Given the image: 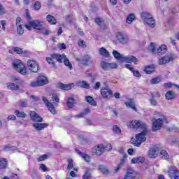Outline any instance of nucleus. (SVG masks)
<instances>
[{
	"instance_id": "f03ea898",
	"label": "nucleus",
	"mask_w": 179,
	"mask_h": 179,
	"mask_svg": "<svg viewBox=\"0 0 179 179\" xmlns=\"http://www.w3.org/2000/svg\"><path fill=\"white\" fill-rule=\"evenodd\" d=\"M113 57L117 59V61H124L125 62H128L129 64H135V65H138L139 64V60L134 56H125L122 57L120 52L117 50L113 51Z\"/></svg>"
},
{
	"instance_id": "0eeeda50",
	"label": "nucleus",
	"mask_w": 179,
	"mask_h": 179,
	"mask_svg": "<svg viewBox=\"0 0 179 179\" xmlns=\"http://www.w3.org/2000/svg\"><path fill=\"white\" fill-rule=\"evenodd\" d=\"M76 59L78 62H81V64L85 66H89V65H92V64H93V59L90 55H85L82 59L77 57Z\"/></svg>"
},
{
	"instance_id": "6e6552de",
	"label": "nucleus",
	"mask_w": 179,
	"mask_h": 179,
	"mask_svg": "<svg viewBox=\"0 0 179 179\" xmlns=\"http://www.w3.org/2000/svg\"><path fill=\"white\" fill-rule=\"evenodd\" d=\"M168 174L171 179H179V170L176 166H169Z\"/></svg>"
},
{
	"instance_id": "9b49d317",
	"label": "nucleus",
	"mask_w": 179,
	"mask_h": 179,
	"mask_svg": "<svg viewBox=\"0 0 179 179\" xmlns=\"http://www.w3.org/2000/svg\"><path fill=\"white\" fill-rule=\"evenodd\" d=\"M92 153L95 156H101L104 153V145L98 144L92 149Z\"/></svg>"
},
{
	"instance_id": "ddd939ff",
	"label": "nucleus",
	"mask_w": 179,
	"mask_h": 179,
	"mask_svg": "<svg viewBox=\"0 0 179 179\" xmlns=\"http://www.w3.org/2000/svg\"><path fill=\"white\" fill-rule=\"evenodd\" d=\"M116 37L119 43H121V44H127V43L129 41L128 35L121 32H118L116 35Z\"/></svg>"
},
{
	"instance_id": "864d4df0",
	"label": "nucleus",
	"mask_w": 179,
	"mask_h": 179,
	"mask_svg": "<svg viewBox=\"0 0 179 179\" xmlns=\"http://www.w3.org/2000/svg\"><path fill=\"white\" fill-rule=\"evenodd\" d=\"M6 13V10L5 9V7L2 5V3H0V16H2V15H5Z\"/></svg>"
},
{
	"instance_id": "774afa93",
	"label": "nucleus",
	"mask_w": 179,
	"mask_h": 179,
	"mask_svg": "<svg viewBox=\"0 0 179 179\" xmlns=\"http://www.w3.org/2000/svg\"><path fill=\"white\" fill-rule=\"evenodd\" d=\"M86 125H93V122L90 119L85 120Z\"/></svg>"
},
{
	"instance_id": "3c124183",
	"label": "nucleus",
	"mask_w": 179,
	"mask_h": 179,
	"mask_svg": "<svg viewBox=\"0 0 179 179\" xmlns=\"http://www.w3.org/2000/svg\"><path fill=\"white\" fill-rule=\"evenodd\" d=\"M20 107H27V100L22 99L19 103Z\"/></svg>"
},
{
	"instance_id": "a878e982",
	"label": "nucleus",
	"mask_w": 179,
	"mask_h": 179,
	"mask_svg": "<svg viewBox=\"0 0 179 179\" xmlns=\"http://www.w3.org/2000/svg\"><path fill=\"white\" fill-rule=\"evenodd\" d=\"M144 71L148 75H150L151 73H153V72H155V65L151 64V65H149V66H146L145 67Z\"/></svg>"
},
{
	"instance_id": "37998d69",
	"label": "nucleus",
	"mask_w": 179,
	"mask_h": 179,
	"mask_svg": "<svg viewBox=\"0 0 179 179\" xmlns=\"http://www.w3.org/2000/svg\"><path fill=\"white\" fill-rule=\"evenodd\" d=\"M34 9L35 10H40L41 9V2L40 1H36L34 4Z\"/></svg>"
},
{
	"instance_id": "ea45409f",
	"label": "nucleus",
	"mask_w": 179,
	"mask_h": 179,
	"mask_svg": "<svg viewBox=\"0 0 179 179\" xmlns=\"http://www.w3.org/2000/svg\"><path fill=\"white\" fill-rule=\"evenodd\" d=\"M125 105L127 106V107H130V108H131L134 111H136V106H135V103L132 101L125 102Z\"/></svg>"
},
{
	"instance_id": "4d7b16f0",
	"label": "nucleus",
	"mask_w": 179,
	"mask_h": 179,
	"mask_svg": "<svg viewBox=\"0 0 179 179\" xmlns=\"http://www.w3.org/2000/svg\"><path fill=\"white\" fill-rule=\"evenodd\" d=\"M41 34H43L44 36H48V34H50V33H51V31H50L48 29H42L41 30Z\"/></svg>"
},
{
	"instance_id": "a19ab883",
	"label": "nucleus",
	"mask_w": 179,
	"mask_h": 179,
	"mask_svg": "<svg viewBox=\"0 0 179 179\" xmlns=\"http://www.w3.org/2000/svg\"><path fill=\"white\" fill-rule=\"evenodd\" d=\"M135 19V15L134 14H130L127 20H126V22L127 23H128V24H131V23H132V22H134V20Z\"/></svg>"
},
{
	"instance_id": "c03bdc74",
	"label": "nucleus",
	"mask_w": 179,
	"mask_h": 179,
	"mask_svg": "<svg viewBox=\"0 0 179 179\" xmlns=\"http://www.w3.org/2000/svg\"><path fill=\"white\" fill-rule=\"evenodd\" d=\"M161 80H162L160 79V78L157 77V78L151 79L150 83H151V85H156L157 83H160Z\"/></svg>"
},
{
	"instance_id": "bf43d9fd",
	"label": "nucleus",
	"mask_w": 179,
	"mask_h": 179,
	"mask_svg": "<svg viewBox=\"0 0 179 179\" xmlns=\"http://www.w3.org/2000/svg\"><path fill=\"white\" fill-rule=\"evenodd\" d=\"M78 44L80 47H83L84 48H86V43L84 42L83 40H80Z\"/></svg>"
},
{
	"instance_id": "c85d7f7f",
	"label": "nucleus",
	"mask_w": 179,
	"mask_h": 179,
	"mask_svg": "<svg viewBox=\"0 0 179 179\" xmlns=\"http://www.w3.org/2000/svg\"><path fill=\"white\" fill-rule=\"evenodd\" d=\"M85 100L89 104H91V106H93L94 107H96L97 106V103H96V101H94V99L91 96H85Z\"/></svg>"
},
{
	"instance_id": "39448f33",
	"label": "nucleus",
	"mask_w": 179,
	"mask_h": 179,
	"mask_svg": "<svg viewBox=\"0 0 179 179\" xmlns=\"http://www.w3.org/2000/svg\"><path fill=\"white\" fill-rule=\"evenodd\" d=\"M13 66L15 71H17L21 75H27V70L24 64L22 63V61L19 59H15L13 62Z\"/></svg>"
},
{
	"instance_id": "7ed1b4c3",
	"label": "nucleus",
	"mask_w": 179,
	"mask_h": 179,
	"mask_svg": "<svg viewBox=\"0 0 179 179\" xmlns=\"http://www.w3.org/2000/svg\"><path fill=\"white\" fill-rule=\"evenodd\" d=\"M52 58L56 59L59 64H62V62H64V65L68 66L70 71H72V64L69 62V59L66 58V55L65 54H53L52 55Z\"/></svg>"
},
{
	"instance_id": "6e6d98bb",
	"label": "nucleus",
	"mask_w": 179,
	"mask_h": 179,
	"mask_svg": "<svg viewBox=\"0 0 179 179\" xmlns=\"http://www.w3.org/2000/svg\"><path fill=\"white\" fill-rule=\"evenodd\" d=\"M47 159H48V155L45 154L38 158V162H44V160H47Z\"/></svg>"
},
{
	"instance_id": "e2e57ef3",
	"label": "nucleus",
	"mask_w": 179,
	"mask_h": 179,
	"mask_svg": "<svg viewBox=\"0 0 179 179\" xmlns=\"http://www.w3.org/2000/svg\"><path fill=\"white\" fill-rule=\"evenodd\" d=\"M91 175L89 173V171H86L83 176V179H90L91 178Z\"/></svg>"
},
{
	"instance_id": "bb28decb",
	"label": "nucleus",
	"mask_w": 179,
	"mask_h": 179,
	"mask_svg": "<svg viewBox=\"0 0 179 179\" xmlns=\"http://www.w3.org/2000/svg\"><path fill=\"white\" fill-rule=\"evenodd\" d=\"M165 97H166V100H173V99H176V92H174L173 91H168L166 93Z\"/></svg>"
},
{
	"instance_id": "09e8293b",
	"label": "nucleus",
	"mask_w": 179,
	"mask_h": 179,
	"mask_svg": "<svg viewBox=\"0 0 179 179\" xmlns=\"http://www.w3.org/2000/svg\"><path fill=\"white\" fill-rule=\"evenodd\" d=\"M108 62H101V66L102 69H104V71H108Z\"/></svg>"
},
{
	"instance_id": "393cba45",
	"label": "nucleus",
	"mask_w": 179,
	"mask_h": 179,
	"mask_svg": "<svg viewBox=\"0 0 179 179\" xmlns=\"http://www.w3.org/2000/svg\"><path fill=\"white\" fill-rule=\"evenodd\" d=\"M157 150L158 149L156 147L150 148L148 153L149 157H150L151 159H155V157H157Z\"/></svg>"
},
{
	"instance_id": "1a4fd4ad",
	"label": "nucleus",
	"mask_w": 179,
	"mask_h": 179,
	"mask_svg": "<svg viewBox=\"0 0 179 179\" xmlns=\"http://www.w3.org/2000/svg\"><path fill=\"white\" fill-rule=\"evenodd\" d=\"M27 64L31 72H34V73L38 72V64L37 63V62H36V60L29 59L27 61Z\"/></svg>"
},
{
	"instance_id": "a18cd8bd",
	"label": "nucleus",
	"mask_w": 179,
	"mask_h": 179,
	"mask_svg": "<svg viewBox=\"0 0 179 179\" xmlns=\"http://www.w3.org/2000/svg\"><path fill=\"white\" fill-rule=\"evenodd\" d=\"M13 51L16 54H23V50L19 47H13Z\"/></svg>"
},
{
	"instance_id": "6ab92c4d",
	"label": "nucleus",
	"mask_w": 179,
	"mask_h": 179,
	"mask_svg": "<svg viewBox=\"0 0 179 179\" xmlns=\"http://www.w3.org/2000/svg\"><path fill=\"white\" fill-rule=\"evenodd\" d=\"M33 128L37 131V132H40V131H43L45 128H47L48 127V123H34L32 124Z\"/></svg>"
},
{
	"instance_id": "f3484780",
	"label": "nucleus",
	"mask_w": 179,
	"mask_h": 179,
	"mask_svg": "<svg viewBox=\"0 0 179 179\" xmlns=\"http://www.w3.org/2000/svg\"><path fill=\"white\" fill-rule=\"evenodd\" d=\"M173 59H174L173 55H168L159 59V65H166V64H169V62L173 61Z\"/></svg>"
},
{
	"instance_id": "7c9ffc66",
	"label": "nucleus",
	"mask_w": 179,
	"mask_h": 179,
	"mask_svg": "<svg viewBox=\"0 0 179 179\" xmlns=\"http://www.w3.org/2000/svg\"><path fill=\"white\" fill-rule=\"evenodd\" d=\"M46 19L50 24H57V20L51 15H48Z\"/></svg>"
},
{
	"instance_id": "c756f323",
	"label": "nucleus",
	"mask_w": 179,
	"mask_h": 179,
	"mask_svg": "<svg viewBox=\"0 0 179 179\" xmlns=\"http://www.w3.org/2000/svg\"><path fill=\"white\" fill-rule=\"evenodd\" d=\"M143 162H145V157H138L137 158H133L131 159L132 164H135L136 163L139 164V163H143Z\"/></svg>"
},
{
	"instance_id": "de8ad7c7",
	"label": "nucleus",
	"mask_w": 179,
	"mask_h": 179,
	"mask_svg": "<svg viewBox=\"0 0 179 179\" xmlns=\"http://www.w3.org/2000/svg\"><path fill=\"white\" fill-rule=\"evenodd\" d=\"M50 101L59 103V98L58 97V95H57L56 94H54L51 97Z\"/></svg>"
},
{
	"instance_id": "79ce46f5",
	"label": "nucleus",
	"mask_w": 179,
	"mask_h": 179,
	"mask_svg": "<svg viewBox=\"0 0 179 179\" xmlns=\"http://www.w3.org/2000/svg\"><path fill=\"white\" fill-rule=\"evenodd\" d=\"M67 163V170H72V169H73V160L72 159H68Z\"/></svg>"
},
{
	"instance_id": "58836bf2",
	"label": "nucleus",
	"mask_w": 179,
	"mask_h": 179,
	"mask_svg": "<svg viewBox=\"0 0 179 179\" xmlns=\"http://www.w3.org/2000/svg\"><path fill=\"white\" fill-rule=\"evenodd\" d=\"M15 114L17 117H21V118H26V114L24 112L20 111L19 110H16L15 111Z\"/></svg>"
},
{
	"instance_id": "680f3d73",
	"label": "nucleus",
	"mask_w": 179,
	"mask_h": 179,
	"mask_svg": "<svg viewBox=\"0 0 179 179\" xmlns=\"http://www.w3.org/2000/svg\"><path fill=\"white\" fill-rule=\"evenodd\" d=\"M113 131L116 134H120L121 133V129H120V127H118V126H117V125H115L113 127Z\"/></svg>"
},
{
	"instance_id": "2f4dec72",
	"label": "nucleus",
	"mask_w": 179,
	"mask_h": 179,
	"mask_svg": "<svg viewBox=\"0 0 179 179\" xmlns=\"http://www.w3.org/2000/svg\"><path fill=\"white\" fill-rule=\"evenodd\" d=\"M77 85L78 86H80V87H83L84 89H89L90 87L87 82H86L85 80L78 81Z\"/></svg>"
},
{
	"instance_id": "dca6fc26",
	"label": "nucleus",
	"mask_w": 179,
	"mask_h": 179,
	"mask_svg": "<svg viewBox=\"0 0 179 179\" xmlns=\"http://www.w3.org/2000/svg\"><path fill=\"white\" fill-rule=\"evenodd\" d=\"M29 116L31 117V121L34 122H43V118L35 111H31L29 113Z\"/></svg>"
},
{
	"instance_id": "aec40b11",
	"label": "nucleus",
	"mask_w": 179,
	"mask_h": 179,
	"mask_svg": "<svg viewBox=\"0 0 179 179\" xmlns=\"http://www.w3.org/2000/svg\"><path fill=\"white\" fill-rule=\"evenodd\" d=\"M16 24L17 31L20 36H22V34L24 33V29H23V27L22 26V18L20 17H17Z\"/></svg>"
},
{
	"instance_id": "603ef678",
	"label": "nucleus",
	"mask_w": 179,
	"mask_h": 179,
	"mask_svg": "<svg viewBox=\"0 0 179 179\" xmlns=\"http://www.w3.org/2000/svg\"><path fill=\"white\" fill-rule=\"evenodd\" d=\"M131 72L134 76H135L136 78H141L142 76L139 71L135 70V69Z\"/></svg>"
},
{
	"instance_id": "423d86ee",
	"label": "nucleus",
	"mask_w": 179,
	"mask_h": 179,
	"mask_svg": "<svg viewBox=\"0 0 179 179\" xmlns=\"http://www.w3.org/2000/svg\"><path fill=\"white\" fill-rule=\"evenodd\" d=\"M151 52L152 54H157L158 55H163L164 54H166L167 52V46L166 45H161L156 51V48H155V43H151V49H150Z\"/></svg>"
},
{
	"instance_id": "49530a36",
	"label": "nucleus",
	"mask_w": 179,
	"mask_h": 179,
	"mask_svg": "<svg viewBox=\"0 0 179 179\" xmlns=\"http://www.w3.org/2000/svg\"><path fill=\"white\" fill-rule=\"evenodd\" d=\"M53 59H55L52 58V55H51V57H46L47 62L50 64V65H52V66H55V62H54Z\"/></svg>"
},
{
	"instance_id": "412c9836",
	"label": "nucleus",
	"mask_w": 179,
	"mask_h": 179,
	"mask_svg": "<svg viewBox=\"0 0 179 179\" xmlns=\"http://www.w3.org/2000/svg\"><path fill=\"white\" fill-rule=\"evenodd\" d=\"M29 24L34 27V29H36L37 30H41V27H43V22L40 20H33L29 22Z\"/></svg>"
},
{
	"instance_id": "052dcab7",
	"label": "nucleus",
	"mask_w": 179,
	"mask_h": 179,
	"mask_svg": "<svg viewBox=\"0 0 179 179\" xmlns=\"http://www.w3.org/2000/svg\"><path fill=\"white\" fill-rule=\"evenodd\" d=\"M103 148L104 152H106V150L109 152V150H111V149H113V147H111V144H107L106 145H103Z\"/></svg>"
},
{
	"instance_id": "338daca9",
	"label": "nucleus",
	"mask_w": 179,
	"mask_h": 179,
	"mask_svg": "<svg viewBox=\"0 0 179 179\" xmlns=\"http://www.w3.org/2000/svg\"><path fill=\"white\" fill-rule=\"evenodd\" d=\"M40 167L42 169V171H48L47 166L45 165H44V164H41Z\"/></svg>"
},
{
	"instance_id": "69168bd1",
	"label": "nucleus",
	"mask_w": 179,
	"mask_h": 179,
	"mask_svg": "<svg viewBox=\"0 0 179 179\" xmlns=\"http://www.w3.org/2000/svg\"><path fill=\"white\" fill-rule=\"evenodd\" d=\"M95 22L96 24H99V26H101V24H103V20H101V18H96Z\"/></svg>"
},
{
	"instance_id": "5701e85b",
	"label": "nucleus",
	"mask_w": 179,
	"mask_h": 179,
	"mask_svg": "<svg viewBox=\"0 0 179 179\" xmlns=\"http://www.w3.org/2000/svg\"><path fill=\"white\" fill-rule=\"evenodd\" d=\"M127 157H128V155L123 154V159H121L120 163L117 165V169H115V173H118L120 170H121V167L124 165V163L127 162Z\"/></svg>"
},
{
	"instance_id": "5fc2aeb1",
	"label": "nucleus",
	"mask_w": 179,
	"mask_h": 179,
	"mask_svg": "<svg viewBox=\"0 0 179 179\" xmlns=\"http://www.w3.org/2000/svg\"><path fill=\"white\" fill-rule=\"evenodd\" d=\"M118 68L117 63H108V69H115Z\"/></svg>"
},
{
	"instance_id": "f257e3e1",
	"label": "nucleus",
	"mask_w": 179,
	"mask_h": 179,
	"mask_svg": "<svg viewBox=\"0 0 179 179\" xmlns=\"http://www.w3.org/2000/svg\"><path fill=\"white\" fill-rule=\"evenodd\" d=\"M130 128L141 131L140 134H136V138H132L131 142L134 146L139 148L142 145V142L146 141V134H148V126L141 120H132L129 124Z\"/></svg>"
},
{
	"instance_id": "c9c22d12",
	"label": "nucleus",
	"mask_w": 179,
	"mask_h": 179,
	"mask_svg": "<svg viewBox=\"0 0 179 179\" xmlns=\"http://www.w3.org/2000/svg\"><path fill=\"white\" fill-rule=\"evenodd\" d=\"M17 150V147L12 146L10 145H6L3 148V150H5V152H10V151Z\"/></svg>"
},
{
	"instance_id": "4be33fe9",
	"label": "nucleus",
	"mask_w": 179,
	"mask_h": 179,
	"mask_svg": "<svg viewBox=\"0 0 179 179\" xmlns=\"http://www.w3.org/2000/svg\"><path fill=\"white\" fill-rule=\"evenodd\" d=\"M37 80L38 83H39V86H44V85H47V83H48V79L44 76H39Z\"/></svg>"
},
{
	"instance_id": "b1692460",
	"label": "nucleus",
	"mask_w": 179,
	"mask_h": 179,
	"mask_svg": "<svg viewBox=\"0 0 179 179\" xmlns=\"http://www.w3.org/2000/svg\"><path fill=\"white\" fill-rule=\"evenodd\" d=\"M76 152L78 155H79L80 156H81V157H83L85 162H87V163H89V162H90V157L89 156V155L85 154L79 150H76Z\"/></svg>"
},
{
	"instance_id": "4c0bfd02",
	"label": "nucleus",
	"mask_w": 179,
	"mask_h": 179,
	"mask_svg": "<svg viewBox=\"0 0 179 179\" xmlns=\"http://www.w3.org/2000/svg\"><path fill=\"white\" fill-rule=\"evenodd\" d=\"M75 104V99L73 98H69L67 100V106L69 108H73Z\"/></svg>"
},
{
	"instance_id": "cd10ccee",
	"label": "nucleus",
	"mask_w": 179,
	"mask_h": 179,
	"mask_svg": "<svg viewBox=\"0 0 179 179\" xmlns=\"http://www.w3.org/2000/svg\"><path fill=\"white\" fill-rule=\"evenodd\" d=\"M99 52L100 55H102V57H106V58H108L110 57V52H108L105 48H99Z\"/></svg>"
},
{
	"instance_id": "13d9d810",
	"label": "nucleus",
	"mask_w": 179,
	"mask_h": 179,
	"mask_svg": "<svg viewBox=\"0 0 179 179\" xmlns=\"http://www.w3.org/2000/svg\"><path fill=\"white\" fill-rule=\"evenodd\" d=\"M101 86V83L96 82L95 83V85H94L93 89H94L95 90H99V89H100Z\"/></svg>"
},
{
	"instance_id": "473e14b6",
	"label": "nucleus",
	"mask_w": 179,
	"mask_h": 179,
	"mask_svg": "<svg viewBox=\"0 0 179 179\" xmlns=\"http://www.w3.org/2000/svg\"><path fill=\"white\" fill-rule=\"evenodd\" d=\"M160 156L162 159H164V160H169V159H170L169 153H167V151H166L165 150H162L160 151Z\"/></svg>"
},
{
	"instance_id": "f8f14e48",
	"label": "nucleus",
	"mask_w": 179,
	"mask_h": 179,
	"mask_svg": "<svg viewBox=\"0 0 179 179\" xmlns=\"http://www.w3.org/2000/svg\"><path fill=\"white\" fill-rule=\"evenodd\" d=\"M162 125H163V119H152V131L154 132L159 131L162 128Z\"/></svg>"
},
{
	"instance_id": "20e7f679",
	"label": "nucleus",
	"mask_w": 179,
	"mask_h": 179,
	"mask_svg": "<svg viewBox=\"0 0 179 179\" xmlns=\"http://www.w3.org/2000/svg\"><path fill=\"white\" fill-rule=\"evenodd\" d=\"M141 17L143 20V22L150 26V27H156V21L155 18L152 17V14L148 12H142L141 13Z\"/></svg>"
},
{
	"instance_id": "f704fd0d",
	"label": "nucleus",
	"mask_w": 179,
	"mask_h": 179,
	"mask_svg": "<svg viewBox=\"0 0 179 179\" xmlns=\"http://www.w3.org/2000/svg\"><path fill=\"white\" fill-rule=\"evenodd\" d=\"M6 85L8 89H10V90H19V85H15L13 83H8Z\"/></svg>"
},
{
	"instance_id": "a211bd4d",
	"label": "nucleus",
	"mask_w": 179,
	"mask_h": 179,
	"mask_svg": "<svg viewBox=\"0 0 179 179\" xmlns=\"http://www.w3.org/2000/svg\"><path fill=\"white\" fill-rule=\"evenodd\" d=\"M57 87H58V89H61L62 90H71L75 87V84H64L62 83H59L57 85Z\"/></svg>"
},
{
	"instance_id": "0e129e2a",
	"label": "nucleus",
	"mask_w": 179,
	"mask_h": 179,
	"mask_svg": "<svg viewBox=\"0 0 179 179\" xmlns=\"http://www.w3.org/2000/svg\"><path fill=\"white\" fill-rule=\"evenodd\" d=\"M110 113H112L113 117H118V112L115 108L111 109Z\"/></svg>"
},
{
	"instance_id": "2eb2a0df",
	"label": "nucleus",
	"mask_w": 179,
	"mask_h": 179,
	"mask_svg": "<svg viewBox=\"0 0 179 179\" xmlns=\"http://www.w3.org/2000/svg\"><path fill=\"white\" fill-rule=\"evenodd\" d=\"M139 176L136 174L135 171L132 170V169H127V173L124 176V179H138Z\"/></svg>"
},
{
	"instance_id": "4468645a",
	"label": "nucleus",
	"mask_w": 179,
	"mask_h": 179,
	"mask_svg": "<svg viewBox=\"0 0 179 179\" xmlns=\"http://www.w3.org/2000/svg\"><path fill=\"white\" fill-rule=\"evenodd\" d=\"M42 99L43 101H44L45 106L48 107L49 111L52 113V114H57V110H55L54 105H52V103H51L45 96H42Z\"/></svg>"
},
{
	"instance_id": "e433bc0d",
	"label": "nucleus",
	"mask_w": 179,
	"mask_h": 179,
	"mask_svg": "<svg viewBox=\"0 0 179 179\" xmlns=\"http://www.w3.org/2000/svg\"><path fill=\"white\" fill-rule=\"evenodd\" d=\"M99 170L101 173H103V174H108L109 173L108 169H107L104 165H99Z\"/></svg>"
},
{
	"instance_id": "72a5a7b5",
	"label": "nucleus",
	"mask_w": 179,
	"mask_h": 179,
	"mask_svg": "<svg viewBox=\"0 0 179 179\" xmlns=\"http://www.w3.org/2000/svg\"><path fill=\"white\" fill-rule=\"evenodd\" d=\"M8 167V161L6 159L0 158V169H6Z\"/></svg>"
},
{
	"instance_id": "8fccbe9b",
	"label": "nucleus",
	"mask_w": 179,
	"mask_h": 179,
	"mask_svg": "<svg viewBox=\"0 0 179 179\" xmlns=\"http://www.w3.org/2000/svg\"><path fill=\"white\" fill-rule=\"evenodd\" d=\"M29 86H31V87H40V84L38 83V80H35V81H32L30 83Z\"/></svg>"
},
{
	"instance_id": "9d476101",
	"label": "nucleus",
	"mask_w": 179,
	"mask_h": 179,
	"mask_svg": "<svg viewBox=\"0 0 179 179\" xmlns=\"http://www.w3.org/2000/svg\"><path fill=\"white\" fill-rule=\"evenodd\" d=\"M101 94L103 99H111L113 97V91L108 87H102L101 89Z\"/></svg>"
}]
</instances>
